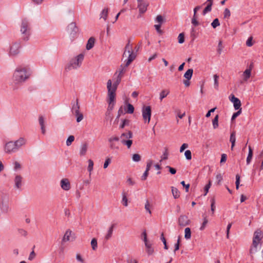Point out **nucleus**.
I'll return each instance as SVG.
<instances>
[{
	"instance_id": "nucleus-1",
	"label": "nucleus",
	"mask_w": 263,
	"mask_h": 263,
	"mask_svg": "<svg viewBox=\"0 0 263 263\" xmlns=\"http://www.w3.org/2000/svg\"><path fill=\"white\" fill-rule=\"evenodd\" d=\"M120 79L118 78L117 81L112 85V82L108 80L107 83V88L108 91L107 102L108 103V109L112 110L115 104L116 91L117 86L120 82Z\"/></svg>"
},
{
	"instance_id": "nucleus-2",
	"label": "nucleus",
	"mask_w": 263,
	"mask_h": 263,
	"mask_svg": "<svg viewBox=\"0 0 263 263\" xmlns=\"http://www.w3.org/2000/svg\"><path fill=\"white\" fill-rule=\"evenodd\" d=\"M31 75V71L28 67L18 66L13 74L14 81L22 82L28 79Z\"/></svg>"
},
{
	"instance_id": "nucleus-3",
	"label": "nucleus",
	"mask_w": 263,
	"mask_h": 263,
	"mask_svg": "<svg viewBox=\"0 0 263 263\" xmlns=\"http://www.w3.org/2000/svg\"><path fill=\"white\" fill-rule=\"evenodd\" d=\"M123 57H127V60L125 61V66L127 67L134 60L136 55L133 52L132 45L130 44L129 41L125 47Z\"/></svg>"
},
{
	"instance_id": "nucleus-4",
	"label": "nucleus",
	"mask_w": 263,
	"mask_h": 263,
	"mask_svg": "<svg viewBox=\"0 0 263 263\" xmlns=\"http://www.w3.org/2000/svg\"><path fill=\"white\" fill-rule=\"evenodd\" d=\"M84 54L81 53L74 58L71 59L69 62V64L65 67L66 70L69 71L72 69H76L80 67L84 60Z\"/></svg>"
},
{
	"instance_id": "nucleus-5",
	"label": "nucleus",
	"mask_w": 263,
	"mask_h": 263,
	"mask_svg": "<svg viewBox=\"0 0 263 263\" xmlns=\"http://www.w3.org/2000/svg\"><path fill=\"white\" fill-rule=\"evenodd\" d=\"M30 25L28 20L26 18H23L22 21L21 26V31L23 34L24 40L28 41L30 35Z\"/></svg>"
},
{
	"instance_id": "nucleus-6",
	"label": "nucleus",
	"mask_w": 263,
	"mask_h": 263,
	"mask_svg": "<svg viewBox=\"0 0 263 263\" xmlns=\"http://www.w3.org/2000/svg\"><path fill=\"white\" fill-rule=\"evenodd\" d=\"M67 30L71 41H73L78 36L79 28L76 23L72 22L69 24L67 26Z\"/></svg>"
},
{
	"instance_id": "nucleus-7",
	"label": "nucleus",
	"mask_w": 263,
	"mask_h": 263,
	"mask_svg": "<svg viewBox=\"0 0 263 263\" xmlns=\"http://www.w3.org/2000/svg\"><path fill=\"white\" fill-rule=\"evenodd\" d=\"M71 112L77 117V121L80 122L83 119V115L80 112V105L79 100L77 99L76 102L72 105Z\"/></svg>"
},
{
	"instance_id": "nucleus-8",
	"label": "nucleus",
	"mask_w": 263,
	"mask_h": 263,
	"mask_svg": "<svg viewBox=\"0 0 263 263\" xmlns=\"http://www.w3.org/2000/svg\"><path fill=\"white\" fill-rule=\"evenodd\" d=\"M140 14H144L147 11L149 3L145 0H137Z\"/></svg>"
},
{
	"instance_id": "nucleus-9",
	"label": "nucleus",
	"mask_w": 263,
	"mask_h": 263,
	"mask_svg": "<svg viewBox=\"0 0 263 263\" xmlns=\"http://www.w3.org/2000/svg\"><path fill=\"white\" fill-rule=\"evenodd\" d=\"M142 111V117H143L144 120L145 122L147 121V123H148L151 120V114H152L151 106H143Z\"/></svg>"
},
{
	"instance_id": "nucleus-10",
	"label": "nucleus",
	"mask_w": 263,
	"mask_h": 263,
	"mask_svg": "<svg viewBox=\"0 0 263 263\" xmlns=\"http://www.w3.org/2000/svg\"><path fill=\"white\" fill-rule=\"evenodd\" d=\"M17 150L15 146L14 142L9 141L6 143L5 145V151L7 153H14Z\"/></svg>"
},
{
	"instance_id": "nucleus-11",
	"label": "nucleus",
	"mask_w": 263,
	"mask_h": 263,
	"mask_svg": "<svg viewBox=\"0 0 263 263\" xmlns=\"http://www.w3.org/2000/svg\"><path fill=\"white\" fill-rule=\"evenodd\" d=\"M190 223V220L188 217L184 215H180L178 218V224L181 227H184L189 225Z\"/></svg>"
},
{
	"instance_id": "nucleus-12",
	"label": "nucleus",
	"mask_w": 263,
	"mask_h": 263,
	"mask_svg": "<svg viewBox=\"0 0 263 263\" xmlns=\"http://www.w3.org/2000/svg\"><path fill=\"white\" fill-rule=\"evenodd\" d=\"M230 100L233 103L235 109L239 110L241 108V102L237 98H236L234 95H231L230 97Z\"/></svg>"
},
{
	"instance_id": "nucleus-13",
	"label": "nucleus",
	"mask_w": 263,
	"mask_h": 263,
	"mask_svg": "<svg viewBox=\"0 0 263 263\" xmlns=\"http://www.w3.org/2000/svg\"><path fill=\"white\" fill-rule=\"evenodd\" d=\"M21 47L20 43H14L10 47V54L11 55H16L19 52V49Z\"/></svg>"
},
{
	"instance_id": "nucleus-14",
	"label": "nucleus",
	"mask_w": 263,
	"mask_h": 263,
	"mask_svg": "<svg viewBox=\"0 0 263 263\" xmlns=\"http://www.w3.org/2000/svg\"><path fill=\"white\" fill-rule=\"evenodd\" d=\"M15 146L18 151L22 146L26 145L27 139L24 137H21L16 141H14Z\"/></svg>"
},
{
	"instance_id": "nucleus-15",
	"label": "nucleus",
	"mask_w": 263,
	"mask_h": 263,
	"mask_svg": "<svg viewBox=\"0 0 263 263\" xmlns=\"http://www.w3.org/2000/svg\"><path fill=\"white\" fill-rule=\"evenodd\" d=\"M262 238V234L261 231L259 230H257L254 233V236L253 238V242L255 241L258 243H260V240Z\"/></svg>"
},
{
	"instance_id": "nucleus-16",
	"label": "nucleus",
	"mask_w": 263,
	"mask_h": 263,
	"mask_svg": "<svg viewBox=\"0 0 263 263\" xmlns=\"http://www.w3.org/2000/svg\"><path fill=\"white\" fill-rule=\"evenodd\" d=\"M259 243L256 242L255 241L252 242V244L250 249V255H251V259H253L254 254L257 252V247Z\"/></svg>"
},
{
	"instance_id": "nucleus-17",
	"label": "nucleus",
	"mask_w": 263,
	"mask_h": 263,
	"mask_svg": "<svg viewBox=\"0 0 263 263\" xmlns=\"http://www.w3.org/2000/svg\"><path fill=\"white\" fill-rule=\"evenodd\" d=\"M61 186L64 190L68 191L70 190L71 186L69 181L68 179H63L61 181Z\"/></svg>"
},
{
	"instance_id": "nucleus-18",
	"label": "nucleus",
	"mask_w": 263,
	"mask_h": 263,
	"mask_svg": "<svg viewBox=\"0 0 263 263\" xmlns=\"http://www.w3.org/2000/svg\"><path fill=\"white\" fill-rule=\"evenodd\" d=\"M252 71V67L250 66L249 68H248L245 70V71L243 72L242 77V81L246 82L248 80V79L251 77Z\"/></svg>"
},
{
	"instance_id": "nucleus-19",
	"label": "nucleus",
	"mask_w": 263,
	"mask_h": 263,
	"mask_svg": "<svg viewBox=\"0 0 263 263\" xmlns=\"http://www.w3.org/2000/svg\"><path fill=\"white\" fill-rule=\"evenodd\" d=\"M23 178L21 175H16L15 178L14 182H15V187L20 189L22 186Z\"/></svg>"
},
{
	"instance_id": "nucleus-20",
	"label": "nucleus",
	"mask_w": 263,
	"mask_h": 263,
	"mask_svg": "<svg viewBox=\"0 0 263 263\" xmlns=\"http://www.w3.org/2000/svg\"><path fill=\"white\" fill-rule=\"evenodd\" d=\"M39 124L41 126L42 133L45 134L46 133L45 126V120L42 116H40L39 118Z\"/></svg>"
},
{
	"instance_id": "nucleus-21",
	"label": "nucleus",
	"mask_w": 263,
	"mask_h": 263,
	"mask_svg": "<svg viewBox=\"0 0 263 263\" xmlns=\"http://www.w3.org/2000/svg\"><path fill=\"white\" fill-rule=\"evenodd\" d=\"M133 137V134L132 132L128 131L127 133H123L120 137L121 141L122 142L123 140H127L130 139Z\"/></svg>"
},
{
	"instance_id": "nucleus-22",
	"label": "nucleus",
	"mask_w": 263,
	"mask_h": 263,
	"mask_svg": "<svg viewBox=\"0 0 263 263\" xmlns=\"http://www.w3.org/2000/svg\"><path fill=\"white\" fill-rule=\"evenodd\" d=\"M205 3H207V6L203 10V15H205L206 13L211 11L212 6L213 5V1H208L207 0Z\"/></svg>"
},
{
	"instance_id": "nucleus-23",
	"label": "nucleus",
	"mask_w": 263,
	"mask_h": 263,
	"mask_svg": "<svg viewBox=\"0 0 263 263\" xmlns=\"http://www.w3.org/2000/svg\"><path fill=\"white\" fill-rule=\"evenodd\" d=\"M114 228V224H112L109 227V229L107 231L106 234L105 235V236L104 237V241H107L109 239H110L111 238L112 234Z\"/></svg>"
},
{
	"instance_id": "nucleus-24",
	"label": "nucleus",
	"mask_w": 263,
	"mask_h": 263,
	"mask_svg": "<svg viewBox=\"0 0 263 263\" xmlns=\"http://www.w3.org/2000/svg\"><path fill=\"white\" fill-rule=\"evenodd\" d=\"M95 42V39L93 37H91L89 39V40L87 41V43L86 44V49L89 50L92 48V47L94 46Z\"/></svg>"
},
{
	"instance_id": "nucleus-25",
	"label": "nucleus",
	"mask_w": 263,
	"mask_h": 263,
	"mask_svg": "<svg viewBox=\"0 0 263 263\" xmlns=\"http://www.w3.org/2000/svg\"><path fill=\"white\" fill-rule=\"evenodd\" d=\"M87 151V144L85 143H83L80 149V155L81 156H85Z\"/></svg>"
},
{
	"instance_id": "nucleus-26",
	"label": "nucleus",
	"mask_w": 263,
	"mask_h": 263,
	"mask_svg": "<svg viewBox=\"0 0 263 263\" xmlns=\"http://www.w3.org/2000/svg\"><path fill=\"white\" fill-rule=\"evenodd\" d=\"M145 245L146 249V252L148 255H152L154 253V249L151 247V244H149L148 242H146L145 243Z\"/></svg>"
},
{
	"instance_id": "nucleus-27",
	"label": "nucleus",
	"mask_w": 263,
	"mask_h": 263,
	"mask_svg": "<svg viewBox=\"0 0 263 263\" xmlns=\"http://www.w3.org/2000/svg\"><path fill=\"white\" fill-rule=\"evenodd\" d=\"M71 233H72V231L70 230H69V229L67 230L66 231V232L64 235L62 241H69L70 240V236L71 234Z\"/></svg>"
},
{
	"instance_id": "nucleus-28",
	"label": "nucleus",
	"mask_w": 263,
	"mask_h": 263,
	"mask_svg": "<svg viewBox=\"0 0 263 263\" xmlns=\"http://www.w3.org/2000/svg\"><path fill=\"white\" fill-rule=\"evenodd\" d=\"M253 157V150L250 146H249V154L247 158V164H249Z\"/></svg>"
},
{
	"instance_id": "nucleus-29",
	"label": "nucleus",
	"mask_w": 263,
	"mask_h": 263,
	"mask_svg": "<svg viewBox=\"0 0 263 263\" xmlns=\"http://www.w3.org/2000/svg\"><path fill=\"white\" fill-rule=\"evenodd\" d=\"M170 91L167 89H163L162 90L160 93V100L161 101H162V100L166 97V96L169 94Z\"/></svg>"
},
{
	"instance_id": "nucleus-30",
	"label": "nucleus",
	"mask_w": 263,
	"mask_h": 263,
	"mask_svg": "<svg viewBox=\"0 0 263 263\" xmlns=\"http://www.w3.org/2000/svg\"><path fill=\"white\" fill-rule=\"evenodd\" d=\"M193 73V70L192 69H189L184 74V77L188 80H190L192 77Z\"/></svg>"
},
{
	"instance_id": "nucleus-31",
	"label": "nucleus",
	"mask_w": 263,
	"mask_h": 263,
	"mask_svg": "<svg viewBox=\"0 0 263 263\" xmlns=\"http://www.w3.org/2000/svg\"><path fill=\"white\" fill-rule=\"evenodd\" d=\"M122 203L125 206H127L128 205V199L127 197V193L123 191L122 193Z\"/></svg>"
},
{
	"instance_id": "nucleus-32",
	"label": "nucleus",
	"mask_w": 263,
	"mask_h": 263,
	"mask_svg": "<svg viewBox=\"0 0 263 263\" xmlns=\"http://www.w3.org/2000/svg\"><path fill=\"white\" fill-rule=\"evenodd\" d=\"M230 141L232 143L231 145V149L232 150L235 143L236 138H235V132H233L231 133L230 138Z\"/></svg>"
},
{
	"instance_id": "nucleus-33",
	"label": "nucleus",
	"mask_w": 263,
	"mask_h": 263,
	"mask_svg": "<svg viewBox=\"0 0 263 263\" xmlns=\"http://www.w3.org/2000/svg\"><path fill=\"white\" fill-rule=\"evenodd\" d=\"M108 8H105L104 9L101 13V16L100 17V18H102L105 21L107 20V17L108 16Z\"/></svg>"
},
{
	"instance_id": "nucleus-34",
	"label": "nucleus",
	"mask_w": 263,
	"mask_h": 263,
	"mask_svg": "<svg viewBox=\"0 0 263 263\" xmlns=\"http://www.w3.org/2000/svg\"><path fill=\"white\" fill-rule=\"evenodd\" d=\"M172 193L174 198L177 199L180 196V192L177 188L172 187Z\"/></svg>"
},
{
	"instance_id": "nucleus-35",
	"label": "nucleus",
	"mask_w": 263,
	"mask_h": 263,
	"mask_svg": "<svg viewBox=\"0 0 263 263\" xmlns=\"http://www.w3.org/2000/svg\"><path fill=\"white\" fill-rule=\"evenodd\" d=\"M184 237L186 239H189L191 237V231L190 228H186L184 230Z\"/></svg>"
},
{
	"instance_id": "nucleus-36",
	"label": "nucleus",
	"mask_w": 263,
	"mask_h": 263,
	"mask_svg": "<svg viewBox=\"0 0 263 263\" xmlns=\"http://www.w3.org/2000/svg\"><path fill=\"white\" fill-rule=\"evenodd\" d=\"M213 128L216 129L218 126V115H216L212 121Z\"/></svg>"
},
{
	"instance_id": "nucleus-37",
	"label": "nucleus",
	"mask_w": 263,
	"mask_h": 263,
	"mask_svg": "<svg viewBox=\"0 0 263 263\" xmlns=\"http://www.w3.org/2000/svg\"><path fill=\"white\" fill-rule=\"evenodd\" d=\"M74 140V137L72 135L69 136L66 141V145L70 146Z\"/></svg>"
},
{
	"instance_id": "nucleus-38",
	"label": "nucleus",
	"mask_w": 263,
	"mask_h": 263,
	"mask_svg": "<svg viewBox=\"0 0 263 263\" xmlns=\"http://www.w3.org/2000/svg\"><path fill=\"white\" fill-rule=\"evenodd\" d=\"M224 18H229L231 15V12L230 10L228 8H226L223 12Z\"/></svg>"
},
{
	"instance_id": "nucleus-39",
	"label": "nucleus",
	"mask_w": 263,
	"mask_h": 263,
	"mask_svg": "<svg viewBox=\"0 0 263 263\" xmlns=\"http://www.w3.org/2000/svg\"><path fill=\"white\" fill-rule=\"evenodd\" d=\"M122 143L124 145H126L127 147L129 148L130 147L133 143V141L130 139H128L127 140H123Z\"/></svg>"
},
{
	"instance_id": "nucleus-40",
	"label": "nucleus",
	"mask_w": 263,
	"mask_h": 263,
	"mask_svg": "<svg viewBox=\"0 0 263 263\" xmlns=\"http://www.w3.org/2000/svg\"><path fill=\"white\" fill-rule=\"evenodd\" d=\"M175 113L177 114V117H178L180 119H182L183 118V117L185 116V112H184L183 113H181V111L180 109H177L175 110Z\"/></svg>"
},
{
	"instance_id": "nucleus-41",
	"label": "nucleus",
	"mask_w": 263,
	"mask_h": 263,
	"mask_svg": "<svg viewBox=\"0 0 263 263\" xmlns=\"http://www.w3.org/2000/svg\"><path fill=\"white\" fill-rule=\"evenodd\" d=\"M97 238H93L91 242V245L93 250H95L97 248Z\"/></svg>"
},
{
	"instance_id": "nucleus-42",
	"label": "nucleus",
	"mask_w": 263,
	"mask_h": 263,
	"mask_svg": "<svg viewBox=\"0 0 263 263\" xmlns=\"http://www.w3.org/2000/svg\"><path fill=\"white\" fill-rule=\"evenodd\" d=\"M219 78V76L217 74L214 75V87L215 89H218V79Z\"/></svg>"
},
{
	"instance_id": "nucleus-43",
	"label": "nucleus",
	"mask_w": 263,
	"mask_h": 263,
	"mask_svg": "<svg viewBox=\"0 0 263 263\" xmlns=\"http://www.w3.org/2000/svg\"><path fill=\"white\" fill-rule=\"evenodd\" d=\"M211 25L213 28H216L217 27L219 26L220 25L219 20L218 18L214 19Z\"/></svg>"
},
{
	"instance_id": "nucleus-44",
	"label": "nucleus",
	"mask_w": 263,
	"mask_h": 263,
	"mask_svg": "<svg viewBox=\"0 0 263 263\" xmlns=\"http://www.w3.org/2000/svg\"><path fill=\"white\" fill-rule=\"evenodd\" d=\"M134 106L130 104H128L126 112H127L128 114H132L134 112Z\"/></svg>"
},
{
	"instance_id": "nucleus-45",
	"label": "nucleus",
	"mask_w": 263,
	"mask_h": 263,
	"mask_svg": "<svg viewBox=\"0 0 263 263\" xmlns=\"http://www.w3.org/2000/svg\"><path fill=\"white\" fill-rule=\"evenodd\" d=\"M208 222V220L207 218L206 217H205L203 219V222H202V223L200 228V230L201 231H202L205 229Z\"/></svg>"
},
{
	"instance_id": "nucleus-46",
	"label": "nucleus",
	"mask_w": 263,
	"mask_h": 263,
	"mask_svg": "<svg viewBox=\"0 0 263 263\" xmlns=\"http://www.w3.org/2000/svg\"><path fill=\"white\" fill-rule=\"evenodd\" d=\"M93 162L92 160L89 159L88 160V166L87 167V170H88V171L90 173L93 169Z\"/></svg>"
},
{
	"instance_id": "nucleus-47",
	"label": "nucleus",
	"mask_w": 263,
	"mask_h": 263,
	"mask_svg": "<svg viewBox=\"0 0 263 263\" xmlns=\"http://www.w3.org/2000/svg\"><path fill=\"white\" fill-rule=\"evenodd\" d=\"M178 42L180 44H182L184 42V35L183 33H181L179 34L178 37Z\"/></svg>"
},
{
	"instance_id": "nucleus-48",
	"label": "nucleus",
	"mask_w": 263,
	"mask_h": 263,
	"mask_svg": "<svg viewBox=\"0 0 263 263\" xmlns=\"http://www.w3.org/2000/svg\"><path fill=\"white\" fill-rule=\"evenodd\" d=\"M184 155L186 159L191 160L192 159V153L191 151L186 150L185 152Z\"/></svg>"
},
{
	"instance_id": "nucleus-49",
	"label": "nucleus",
	"mask_w": 263,
	"mask_h": 263,
	"mask_svg": "<svg viewBox=\"0 0 263 263\" xmlns=\"http://www.w3.org/2000/svg\"><path fill=\"white\" fill-rule=\"evenodd\" d=\"M133 160L135 162H139L141 160V156L138 154H135L133 156Z\"/></svg>"
},
{
	"instance_id": "nucleus-50",
	"label": "nucleus",
	"mask_w": 263,
	"mask_h": 263,
	"mask_svg": "<svg viewBox=\"0 0 263 263\" xmlns=\"http://www.w3.org/2000/svg\"><path fill=\"white\" fill-rule=\"evenodd\" d=\"M240 178V176L238 174H237L236 175V182H235L236 188L237 190H238L239 187Z\"/></svg>"
},
{
	"instance_id": "nucleus-51",
	"label": "nucleus",
	"mask_w": 263,
	"mask_h": 263,
	"mask_svg": "<svg viewBox=\"0 0 263 263\" xmlns=\"http://www.w3.org/2000/svg\"><path fill=\"white\" fill-rule=\"evenodd\" d=\"M241 113V108H240L239 110H238L237 112L233 114L231 120L232 121H233L236 118H237L240 114Z\"/></svg>"
},
{
	"instance_id": "nucleus-52",
	"label": "nucleus",
	"mask_w": 263,
	"mask_h": 263,
	"mask_svg": "<svg viewBox=\"0 0 263 263\" xmlns=\"http://www.w3.org/2000/svg\"><path fill=\"white\" fill-rule=\"evenodd\" d=\"M253 37L250 36L248 38L246 42V45L248 47H251L253 45V43L252 42Z\"/></svg>"
},
{
	"instance_id": "nucleus-53",
	"label": "nucleus",
	"mask_w": 263,
	"mask_h": 263,
	"mask_svg": "<svg viewBox=\"0 0 263 263\" xmlns=\"http://www.w3.org/2000/svg\"><path fill=\"white\" fill-rule=\"evenodd\" d=\"M18 233L22 236H26L27 235V232L24 229H18Z\"/></svg>"
},
{
	"instance_id": "nucleus-54",
	"label": "nucleus",
	"mask_w": 263,
	"mask_h": 263,
	"mask_svg": "<svg viewBox=\"0 0 263 263\" xmlns=\"http://www.w3.org/2000/svg\"><path fill=\"white\" fill-rule=\"evenodd\" d=\"M156 21L160 23V24H161L163 22V18L161 15H157Z\"/></svg>"
},
{
	"instance_id": "nucleus-55",
	"label": "nucleus",
	"mask_w": 263,
	"mask_h": 263,
	"mask_svg": "<svg viewBox=\"0 0 263 263\" xmlns=\"http://www.w3.org/2000/svg\"><path fill=\"white\" fill-rule=\"evenodd\" d=\"M211 211L212 212V214H214L215 206V199L213 198L211 200Z\"/></svg>"
},
{
	"instance_id": "nucleus-56",
	"label": "nucleus",
	"mask_w": 263,
	"mask_h": 263,
	"mask_svg": "<svg viewBox=\"0 0 263 263\" xmlns=\"http://www.w3.org/2000/svg\"><path fill=\"white\" fill-rule=\"evenodd\" d=\"M192 23L195 26H198L199 23L197 20V17L196 15H194L192 19Z\"/></svg>"
},
{
	"instance_id": "nucleus-57",
	"label": "nucleus",
	"mask_w": 263,
	"mask_h": 263,
	"mask_svg": "<svg viewBox=\"0 0 263 263\" xmlns=\"http://www.w3.org/2000/svg\"><path fill=\"white\" fill-rule=\"evenodd\" d=\"M150 206L151 205L148 201H146V203L145 204V210L149 213V214H151V211L150 210Z\"/></svg>"
},
{
	"instance_id": "nucleus-58",
	"label": "nucleus",
	"mask_w": 263,
	"mask_h": 263,
	"mask_svg": "<svg viewBox=\"0 0 263 263\" xmlns=\"http://www.w3.org/2000/svg\"><path fill=\"white\" fill-rule=\"evenodd\" d=\"M189 146L187 143H183L180 147V152L182 153Z\"/></svg>"
},
{
	"instance_id": "nucleus-59",
	"label": "nucleus",
	"mask_w": 263,
	"mask_h": 263,
	"mask_svg": "<svg viewBox=\"0 0 263 263\" xmlns=\"http://www.w3.org/2000/svg\"><path fill=\"white\" fill-rule=\"evenodd\" d=\"M211 185V181H210L209 183L205 186L204 191L205 193L204 194V195H206V194L208 193V192H209V190L210 188Z\"/></svg>"
},
{
	"instance_id": "nucleus-60",
	"label": "nucleus",
	"mask_w": 263,
	"mask_h": 263,
	"mask_svg": "<svg viewBox=\"0 0 263 263\" xmlns=\"http://www.w3.org/2000/svg\"><path fill=\"white\" fill-rule=\"evenodd\" d=\"M111 162V159L109 158H108L107 159H106L104 164V168H106L107 167V166H108L109 164Z\"/></svg>"
},
{
	"instance_id": "nucleus-61",
	"label": "nucleus",
	"mask_w": 263,
	"mask_h": 263,
	"mask_svg": "<svg viewBox=\"0 0 263 263\" xmlns=\"http://www.w3.org/2000/svg\"><path fill=\"white\" fill-rule=\"evenodd\" d=\"M216 179L218 181V184H220L222 180V176L221 174H218L216 175Z\"/></svg>"
},
{
	"instance_id": "nucleus-62",
	"label": "nucleus",
	"mask_w": 263,
	"mask_h": 263,
	"mask_svg": "<svg viewBox=\"0 0 263 263\" xmlns=\"http://www.w3.org/2000/svg\"><path fill=\"white\" fill-rule=\"evenodd\" d=\"M129 123V120H124L122 122V124L120 125V127L121 128H123L126 125H127Z\"/></svg>"
},
{
	"instance_id": "nucleus-63",
	"label": "nucleus",
	"mask_w": 263,
	"mask_h": 263,
	"mask_svg": "<svg viewBox=\"0 0 263 263\" xmlns=\"http://www.w3.org/2000/svg\"><path fill=\"white\" fill-rule=\"evenodd\" d=\"M35 256V253L34 251L33 250L30 253L28 259L30 260H32V259H33L34 258Z\"/></svg>"
},
{
	"instance_id": "nucleus-64",
	"label": "nucleus",
	"mask_w": 263,
	"mask_h": 263,
	"mask_svg": "<svg viewBox=\"0 0 263 263\" xmlns=\"http://www.w3.org/2000/svg\"><path fill=\"white\" fill-rule=\"evenodd\" d=\"M226 160H227V155L225 154H222L221 160H220V163H224L226 161Z\"/></svg>"
}]
</instances>
